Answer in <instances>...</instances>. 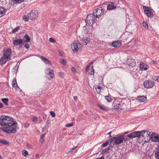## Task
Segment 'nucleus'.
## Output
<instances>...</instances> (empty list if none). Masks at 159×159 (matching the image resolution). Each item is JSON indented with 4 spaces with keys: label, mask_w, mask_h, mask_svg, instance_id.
<instances>
[{
    "label": "nucleus",
    "mask_w": 159,
    "mask_h": 159,
    "mask_svg": "<svg viewBox=\"0 0 159 159\" xmlns=\"http://www.w3.org/2000/svg\"><path fill=\"white\" fill-rule=\"evenodd\" d=\"M0 125L3 126L2 130L5 132L11 133L16 132L17 123L10 116H1L0 117Z\"/></svg>",
    "instance_id": "f257e3e1"
},
{
    "label": "nucleus",
    "mask_w": 159,
    "mask_h": 159,
    "mask_svg": "<svg viewBox=\"0 0 159 159\" xmlns=\"http://www.w3.org/2000/svg\"><path fill=\"white\" fill-rule=\"evenodd\" d=\"M150 134L151 133L149 131L142 130L131 133L128 134L127 136L130 139L138 137L140 139L139 142L140 143L142 142H144V143L148 142L151 137Z\"/></svg>",
    "instance_id": "f03ea898"
},
{
    "label": "nucleus",
    "mask_w": 159,
    "mask_h": 159,
    "mask_svg": "<svg viewBox=\"0 0 159 159\" xmlns=\"http://www.w3.org/2000/svg\"><path fill=\"white\" fill-rule=\"evenodd\" d=\"M96 18L95 12H93L92 14L88 15L85 20L86 25L89 26H92L93 25L95 22Z\"/></svg>",
    "instance_id": "7ed1b4c3"
},
{
    "label": "nucleus",
    "mask_w": 159,
    "mask_h": 159,
    "mask_svg": "<svg viewBox=\"0 0 159 159\" xmlns=\"http://www.w3.org/2000/svg\"><path fill=\"white\" fill-rule=\"evenodd\" d=\"M128 138L125 136L124 135H122L118 137H116V138L113 143V145H116L117 146L123 143V141L126 142L129 140L128 137Z\"/></svg>",
    "instance_id": "20e7f679"
},
{
    "label": "nucleus",
    "mask_w": 159,
    "mask_h": 159,
    "mask_svg": "<svg viewBox=\"0 0 159 159\" xmlns=\"http://www.w3.org/2000/svg\"><path fill=\"white\" fill-rule=\"evenodd\" d=\"M143 8L144 10V14L148 17L152 18L153 16V14L152 12L151 9L148 7L143 6Z\"/></svg>",
    "instance_id": "39448f33"
},
{
    "label": "nucleus",
    "mask_w": 159,
    "mask_h": 159,
    "mask_svg": "<svg viewBox=\"0 0 159 159\" xmlns=\"http://www.w3.org/2000/svg\"><path fill=\"white\" fill-rule=\"evenodd\" d=\"M38 16V12L32 10L28 14V17L31 20L35 19Z\"/></svg>",
    "instance_id": "423d86ee"
},
{
    "label": "nucleus",
    "mask_w": 159,
    "mask_h": 159,
    "mask_svg": "<svg viewBox=\"0 0 159 159\" xmlns=\"http://www.w3.org/2000/svg\"><path fill=\"white\" fill-rule=\"evenodd\" d=\"M93 12H95V16L96 18H99V16H101L102 14L104 13V9H102V7L99 8H97L93 11Z\"/></svg>",
    "instance_id": "0eeeda50"
},
{
    "label": "nucleus",
    "mask_w": 159,
    "mask_h": 159,
    "mask_svg": "<svg viewBox=\"0 0 159 159\" xmlns=\"http://www.w3.org/2000/svg\"><path fill=\"white\" fill-rule=\"evenodd\" d=\"M154 84V81L152 80H147L144 81L143 84L147 88H151L153 87Z\"/></svg>",
    "instance_id": "6e6552de"
},
{
    "label": "nucleus",
    "mask_w": 159,
    "mask_h": 159,
    "mask_svg": "<svg viewBox=\"0 0 159 159\" xmlns=\"http://www.w3.org/2000/svg\"><path fill=\"white\" fill-rule=\"evenodd\" d=\"M82 46V45L80 43H79L78 45L77 43H74L71 46V48L73 51L77 52L79 50V48Z\"/></svg>",
    "instance_id": "1a4fd4ad"
},
{
    "label": "nucleus",
    "mask_w": 159,
    "mask_h": 159,
    "mask_svg": "<svg viewBox=\"0 0 159 159\" xmlns=\"http://www.w3.org/2000/svg\"><path fill=\"white\" fill-rule=\"evenodd\" d=\"M23 41V39H14L13 40V44L14 46H18L19 45L20 46H22L24 43Z\"/></svg>",
    "instance_id": "9d476101"
},
{
    "label": "nucleus",
    "mask_w": 159,
    "mask_h": 159,
    "mask_svg": "<svg viewBox=\"0 0 159 159\" xmlns=\"http://www.w3.org/2000/svg\"><path fill=\"white\" fill-rule=\"evenodd\" d=\"M3 52V56L6 57L7 58H10L11 53V49H8L6 50H4Z\"/></svg>",
    "instance_id": "9b49d317"
},
{
    "label": "nucleus",
    "mask_w": 159,
    "mask_h": 159,
    "mask_svg": "<svg viewBox=\"0 0 159 159\" xmlns=\"http://www.w3.org/2000/svg\"><path fill=\"white\" fill-rule=\"evenodd\" d=\"M148 66L145 63L141 62L140 64L139 68L142 71L147 70L148 68Z\"/></svg>",
    "instance_id": "f8f14e48"
},
{
    "label": "nucleus",
    "mask_w": 159,
    "mask_h": 159,
    "mask_svg": "<svg viewBox=\"0 0 159 159\" xmlns=\"http://www.w3.org/2000/svg\"><path fill=\"white\" fill-rule=\"evenodd\" d=\"M128 65L133 67L135 65V61L134 59H129L127 61Z\"/></svg>",
    "instance_id": "ddd939ff"
},
{
    "label": "nucleus",
    "mask_w": 159,
    "mask_h": 159,
    "mask_svg": "<svg viewBox=\"0 0 159 159\" xmlns=\"http://www.w3.org/2000/svg\"><path fill=\"white\" fill-rule=\"evenodd\" d=\"M10 58H7L6 57L4 56L2 57L0 60V64L2 65L5 64L7 61H9Z\"/></svg>",
    "instance_id": "4468645a"
},
{
    "label": "nucleus",
    "mask_w": 159,
    "mask_h": 159,
    "mask_svg": "<svg viewBox=\"0 0 159 159\" xmlns=\"http://www.w3.org/2000/svg\"><path fill=\"white\" fill-rule=\"evenodd\" d=\"M121 44V42L119 40L113 42L111 44V46L114 47L120 46Z\"/></svg>",
    "instance_id": "2eb2a0df"
},
{
    "label": "nucleus",
    "mask_w": 159,
    "mask_h": 159,
    "mask_svg": "<svg viewBox=\"0 0 159 159\" xmlns=\"http://www.w3.org/2000/svg\"><path fill=\"white\" fill-rule=\"evenodd\" d=\"M6 11L4 8L0 7V17L5 15Z\"/></svg>",
    "instance_id": "dca6fc26"
},
{
    "label": "nucleus",
    "mask_w": 159,
    "mask_h": 159,
    "mask_svg": "<svg viewBox=\"0 0 159 159\" xmlns=\"http://www.w3.org/2000/svg\"><path fill=\"white\" fill-rule=\"evenodd\" d=\"M138 99L139 101L142 102H144L147 100L146 97L143 96H139L138 97Z\"/></svg>",
    "instance_id": "f3484780"
},
{
    "label": "nucleus",
    "mask_w": 159,
    "mask_h": 159,
    "mask_svg": "<svg viewBox=\"0 0 159 159\" xmlns=\"http://www.w3.org/2000/svg\"><path fill=\"white\" fill-rule=\"evenodd\" d=\"M82 43L83 44L86 45L89 42V40H88V38L87 37H84L82 39Z\"/></svg>",
    "instance_id": "a211bd4d"
},
{
    "label": "nucleus",
    "mask_w": 159,
    "mask_h": 159,
    "mask_svg": "<svg viewBox=\"0 0 159 159\" xmlns=\"http://www.w3.org/2000/svg\"><path fill=\"white\" fill-rule=\"evenodd\" d=\"M48 73L47 74L48 75H50V77L48 78L49 79L53 78L54 76V75L53 73V71L52 70H50V71L48 72Z\"/></svg>",
    "instance_id": "6ab92c4d"
},
{
    "label": "nucleus",
    "mask_w": 159,
    "mask_h": 159,
    "mask_svg": "<svg viewBox=\"0 0 159 159\" xmlns=\"http://www.w3.org/2000/svg\"><path fill=\"white\" fill-rule=\"evenodd\" d=\"M41 58L45 64L48 65L51 64L50 61L48 59L43 56H41Z\"/></svg>",
    "instance_id": "aec40b11"
},
{
    "label": "nucleus",
    "mask_w": 159,
    "mask_h": 159,
    "mask_svg": "<svg viewBox=\"0 0 159 159\" xmlns=\"http://www.w3.org/2000/svg\"><path fill=\"white\" fill-rule=\"evenodd\" d=\"M155 154V157L157 159H159V145L156 149Z\"/></svg>",
    "instance_id": "412c9836"
},
{
    "label": "nucleus",
    "mask_w": 159,
    "mask_h": 159,
    "mask_svg": "<svg viewBox=\"0 0 159 159\" xmlns=\"http://www.w3.org/2000/svg\"><path fill=\"white\" fill-rule=\"evenodd\" d=\"M12 87L15 88V89H17L18 88V86L17 84L16 80H14L12 82Z\"/></svg>",
    "instance_id": "4be33fe9"
},
{
    "label": "nucleus",
    "mask_w": 159,
    "mask_h": 159,
    "mask_svg": "<svg viewBox=\"0 0 159 159\" xmlns=\"http://www.w3.org/2000/svg\"><path fill=\"white\" fill-rule=\"evenodd\" d=\"M152 140L153 142H159V135H157L152 137Z\"/></svg>",
    "instance_id": "5701e85b"
},
{
    "label": "nucleus",
    "mask_w": 159,
    "mask_h": 159,
    "mask_svg": "<svg viewBox=\"0 0 159 159\" xmlns=\"http://www.w3.org/2000/svg\"><path fill=\"white\" fill-rule=\"evenodd\" d=\"M113 147L112 146H110L107 148H105V149L103 150L102 151V153L104 154L107 152L109 150H110L111 149V148H112Z\"/></svg>",
    "instance_id": "b1692460"
},
{
    "label": "nucleus",
    "mask_w": 159,
    "mask_h": 159,
    "mask_svg": "<svg viewBox=\"0 0 159 159\" xmlns=\"http://www.w3.org/2000/svg\"><path fill=\"white\" fill-rule=\"evenodd\" d=\"M2 101L7 106L8 105L9 99L8 98H3L1 99Z\"/></svg>",
    "instance_id": "393cba45"
},
{
    "label": "nucleus",
    "mask_w": 159,
    "mask_h": 159,
    "mask_svg": "<svg viewBox=\"0 0 159 159\" xmlns=\"http://www.w3.org/2000/svg\"><path fill=\"white\" fill-rule=\"evenodd\" d=\"M97 107L104 111H107L108 110V109L105 106H101L99 104H98Z\"/></svg>",
    "instance_id": "a878e982"
},
{
    "label": "nucleus",
    "mask_w": 159,
    "mask_h": 159,
    "mask_svg": "<svg viewBox=\"0 0 159 159\" xmlns=\"http://www.w3.org/2000/svg\"><path fill=\"white\" fill-rule=\"evenodd\" d=\"M25 0H11L14 4H20L24 1Z\"/></svg>",
    "instance_id": "bb28decb"
},
{
    "label": "nucleus",
    "mask_w": 159,
    "mask_h": 159,
    "mask_svg": "<svg viewBox=\"0 0 159 159\" xmlns=\"http://www.w3.org/2000/svg\"><path fill=\"white\" fill-rule=\"evenodd\" d=\"M24 38L25 39V42H30V41L31 39L30 37L27 34H26L24 36Z\"/></svg>",
    "instance_id": "cd10ccee"
},
{
    "label": "nucleus",
    "mask_w": 159,
    "mask_h": 159,
    "mask_svg": "<svg viewBox=\"0 0 159 159\" xmlns=\"http://www.w3.org/2000/svg\"><path fill=\"white\" fill-rule=\"evenodd\" d=\"M116 8V6L113 5H109L107 6V10H111L115 9Z\"/></svg>",
    "instance_id": "c85d7f7f"
},
{
    "label": "nucleus",
    "mask_w": 159,
    "mask_h": 159,
    "mask_svg": "<svg viewBox=\"0 0 159 159\" xmlns=\"http://www.w3.org/2000/svg\"><path fill=\"white\" fill-rule=\"evenodd\" d=\"M0 143L5 145H8L9 144L8 142L4 140L0 139Z\"/></svg>",
    "instance_id": "c756f323"
},
{
    "label": "nucleus",
    "mask_w": 159,
    "mask_h": 159,
    "mask_svg": "<svg viewBox=\"0 0 159 159\" xmlns=\"http://www.w3.org/2000/svg\"><path fill=\"white\" fill-rule=\"evenodd\" d=\"M20 28L19 26H17L16 28H15L12 31V33H15L16 32L18 31L19 30Z\"/></svg>",
    "instance_id": "7c9ffc66"
},
{
    "label": "nucleus",
    "mask_w": 159,
    "mask_h": 159,
    "mask_svg": "<svg viewBox=\"0 0 159 159\" xmlns=\"http://www.w3.org/2000/svg\"><path fill=\"white\" fill-rule=\"evenodd\" d=\"M121 106L119 104H115L114 105V108L117 109H119L120 108Z\"/></svg>",
    "instance_id": "2f4dec72"
},
{
    "label": "nucleus",
    "mask_w": 159,
    "mask_h": 159,
    "mask_svg": "<svg viewBox=\"0 0 159 159\" xmlns=\"http://www.w3.org/2000/svg\"><path fill=\"white\" fill-rule=\"evenodd\" d=\"M45 134H43L40 137V142L42 144L44 141Z\"/></svg>",
    "instance_id": "473e14b6"
},
{
    "label": "nucleus",
    "mask_w": 159,
    "mask_h": 159,
    "mask_svg": "<svg viewBox=\"0 0 159 159\" xmlns=\"http://www.w3.org/2000/svg\"><path fill=\"white\" fill-rule=\"evenodd\" d=\"M105 98L108 102H110L112 101V98L109 96H105Z\"/></svg>",
    "instance_id": "72a5a7b5"
},
{
    "label": "nucleus",
    "mask_w": 159,
    "mask_h": 159,
    "mask_svg": "<svg viewBox=\"0 0 159 159\" xmlns=\"http://www.w3.org/2000/svg\"><path fill=\"white\" fill-rule=\"evenodd\" d=\"M22 155L25 156L26 157L28 154V152L25 150H23L22 152Z\"/></svg>",
    "instance_id": "f704fd0d"
},
{
    "label": "nucleus",
    "mask_w": 159,
    "mask_h": 159,
    "mask_svg": "<svg viewBox=\"0 0 159 159\" xmlns=\"http://www.w3.org/2000/svg\"><path fill=\"white\" fill-rule=\"evenodd\" d=\"M23 18L25 21H28L30 18L28 17V15H24L23 17Z\"/></svg>",
    "instance_id": "c9c22d12"
},
{
    "label": "nucleus",
    "mask_w": 159,
    "mask_h": 159,
    "mask_svg": "<svg viewBox=\"0 0 159 159\" xmlns=\"http://www.w3.org/2000/svg\"><path fill=\"white\" fill-rule=\"evenodd\" d=\"M153 79L155 81H157L159 82V76H154L153 77Z\"/></svg>",
    "instance_id": "e433bc0d"
},
{
    "label": "nucleus",
    "mask_w": 159,
    "mask_h": 159,
    "mask_svg": "<svg viewBox=\"0 0 159 159\" xmlns=\"http://www.w3.org/2000/svg\"><path fill=\"white\" fill-rule=\"evenodd\" d=\"M143 26L146 29H148V24L146 23L145 21H143Z\"/></svg>",
    "instance_id": "4c0bfd02"
},
{
    "label": "nucleus",
    "mask_w": 159,
    "mask_h": 159,
    "mask_svg": "<svg viewBox=\"0 0 159 159\" xmlns=\"http://www.w3.org/2000/svg\"><path fill=\"white\" fill-rule=\"evenodd\" d=\"M77 147V146H76L74 148H72L70 149V150H69L67 153V154H68L70 153L71 152L75 150V149H76Z\"/></svg>",
    "instance_id": "58836bf2"
},
{
    "label": "nucleus",
    "mask_w": 159,
    "mask_h": 159,
    "mask_svg": "<svg viewBox=\"0 0 159 159\" xmlns=\"http://www.w3.org/2000/svg\"><path fill=\"white\" fill-rule=\"evenodd\" d=\"M60 63L63 65H65L66 63V61L64 59H62L61 60Z\"/></svg>",
    "instance_id": "ea45409f"
},
{
    "label": "nucleus",
    "mask_w": 159,
    "mask_h": 159,
    "mask_svg": "<svg viewBox=\"0 0 159 159\" xmlns=\"http://www.w3.org/2000/svg\"><path fill=\"white\" fill-rule=\"evenodd\" d=\"M116 137H112L110 139L111 143L114 140L115 141L116 140Z\"/></svg>",
    "instance_id": "a19ab883"
},
{
    "label": "nucleus",
    "mask_w": 159,
    "mask_h": 159,
    "mask_svg": "<svg viewBox=\"0 0 159 159\" xmlns=\"http://www.w3.org/2000/svg\"><path fill=\"white\" fill-rule=\"evenodd\" d=\"M109 142L108 141H107L103 143L102 145V146L103 147H105L107 146V145L108 144Z\"/></svg>",
    "instance_id": "79ce46f5"
},
{
    "label": "nucleus",
    "mask_w": 159,
    "mask_h": 159,
    "mask_svg": "<svg viewBox=\"0 0 159 159\" xmlns=\"http://www.w3.org/2000/svg\"><path fill=\"white\" fill-rule=\"evenodd\" d=\"M50 114L53 117H55L56 116V115L55 113L53 111H50Z\"/></svg>",
    "instance_id": "37998d69"
},
{
    "label": "nucleus",
    "mask_w": 159,
    "mask_h": 159,
    "mask_svg": "<svg viewBox=\"0 0 159 159\" xmlns=\"http://www.w3.org/2000/svg\"><path fill=\"white\" fill-rule=\"evenodd\" d=\"M59 75L62 78H63L64 76V74L63 72H59Z\"/></svg>",
    "instance_id": "c03bdc74"
},
{
    "label": "nucleus",
    "mask_w": 159,
    "mask_h": 159,
    "mask_svg": "<svg viewBox=\"0 0 159 159\" xmlns=\"http://www.w3.org/2000/svg\"><path fill=\"white\" fill-rule=\"evenodd\" d=\"M73 125V123H71L70 124H67L66 125V126L67 127H70L72 126Z\"/></svg>",
    "instance_id": "a18cd8bd"
},
{
    "label": "nucleus",
    "mask_w": 159,
    "mask_h": 159,
    "mask_svg": "<svg viewBox=\"0 0 159 159\" xmlns=\"http://www.w3.org/2000/svg\"><path fill=\"white\" fill-rule=\"evenodd\" d=\"M49 41L51 42L54 43L55 42V40L53 38H49Z\"/></svg>",
    "instance_id": "49530a36"
},
{
    "label": "nucleus",
    "mask_w": 159,
    "mask_h": 159,
    "mask_svg": "<svg viewBox=\"0 0 159 159\" xmlns=\"http://www.w3.org/2000/svg\"><path fill=\"white\" fill-rule=\"evenodd\" d=\"M24 47L25 48H26L27 49H28L30 47V45H29V44H28L26 43L25 44V45H24Z\"/></svg>",
    "instance_id": "de8ad7c7"
},
{
    "label": "nucleus",
    "mask_w": 159,
    "mask_h": 159,
    "mask_svg": "<svg viewBox=\"0 0 159 159\" xmlns=\"http://www.w3.org/2000/svg\"><path fill=\"white\" fill-rule=\"evenodd\" d=\"M37 118L36 117H34L32 119V120L33 122H35L37 120Z\"/></svg>",
    "instance_id": "09e8293b"
},
{
    "label": "nucleus",
    "mask_w": 159,
    "mask_h": 159,
    "mask_svg": "<svg viewBox=\"0 0 159 159\" xmlns=\"http://www.w3.org/2000/svg\"><path fill=\"white\" fill-rule=\"evenodd\" d=\"M50 70L51 69H50V68H48L45 70V73L46 74H48V72H49L50 71Z\"/></svg>",
    "instance_id": "8fccbe9b"
},
{
    "label": "nucleus",
    "mask_w": 159,
    "mask_h": 159,
    "mask_svg": "<svg viewBox=\"0 0 159 159\" xmlns=\"http://www.w3.org/2000/svg\"><path fill=\"white\" fill-rule=\"evenodd\" d=\"M89 29H84V33H87Z\"/></svg>",
    "instance_id": "3c124183"
},
{
    "label": "nucleus",
    "mask_w": 159,
    "mask_h": 159,
    "mask_svg": "<svg viewBox=\"0 0 159 159\" xmlns=\"http://www.w3.org/2000/svg\"><path fill=\"white\" fill-rule=\"evenodd\" d=\"M71 70L72 72H75V68L74 67H72L71 68Z\"/></svg>",
    "instance_id": "603ef678"
},
{
    "label": "nucleus",
    "mask_w": 159,
    "mask_h": 159,
    "mask_svg": "<svg viewBox=\"0 0 159 159\" xmlns=\"http://www.w3.org/2000/svg\"><path fill=\"white\" fill-rule=\"evenodd\" d=\"M97 88L99 90H100L101 89H102V87L100 86H97Z\"/></svg>",
    "instance_id": "864d4df0"
},
{
    "label": "nucleus",
    "mask_w": 159,
    "mask_h": 159,
    "mask_svg": "<svg viewBox=\"0 0 159 159\" xmlns=\"http://www.w3.org/2000/svg\"><path fill=\"white\" fill-rule=\"evenodd\" d=\"M94 73V70L93 69V70H92L90 72V74L91 75H93Z\"/></svg>",
    "instance_id": "5fc2aeb1"
},
{
    "label": "nucleus",
    "mask_w": 159,
    "mask_h": 159,
    "mask_svg": "<svg viewBox=\"0 0 159 159\" xmlns=\"http://www.w3.org/2000/svg\"><path fill=\"white\" fill-rule=\"evenodd\" d=\"M50 121L49 120H48L47 121H46V124L47 125H48L49 124H50Z\"/></svg>",
    "instance_id": "6e6d98bb"
},
{
    "label": "nucleus",
    "mask_w": 159,
    "mask_h": 159,
    "mask_svg": "<svg viewBox=\"0 0 159 159\" xmlns=\"http://www.w3.org/2000/svg\"><path fill=\"white\" fill-rule=\"evenodd\" d=\"M3 107V104L2 103L0 102V108H2Z\"/></svg>",
    "instance_id": "4d7b16f0"
},
{
    "label": "nucleus",
    "mask_w": 159,
    "mask_h": 159,
    "mask_svg": "<svg viewBox=\"0 0 159 159\" xmlns=\"http://www.w3.org/2000/svg\"><path fill=\"white\" fill-rule=\"evenodd\" d=\"M89 67H90V66L89 65L87 66H86V70L87 71L89 68Z\"/></svg>",
    "instance_id": "13d9d810"
},
{
    "label": "nucleus",
    "mask_w": 159,
    "mask_h": 159,
    "mask_svg": "<svg viewBox=\"0 0 159 159\" xmlns=\"http://www.w3.org/2000/svg\"><path fill=\"white\" fill-rule=\"evenodd\" d=\"M73 98H74V100H76L77 99V97L76 96H74L73 97Z\"/></svg>",
    "instance_id": "bf43d9fd"
},
{
    "label": "nucleus",
    "mask_w": 159,
    "mask_h": 159,
    "mask_svg": "<svg viewBox=\"0 0 159 159\" xmlns=\"http://www.w3.org/2000/svg\"><path fill=\"white\" fill-rule=\"evenodd\" d=\"M100 91V90H97V89H96V92H97L98 93H99Z\"/></svg>",
    "instance_id": "052dcab7"
},
{
    "label": "nucleus",
    "mask_w": 159,
    "mask_h": 159,
    "mask_svg": "<svg viewBox=\"0 0 159 159\" xmlns=\"http://www.w3.org/2000/svg\"><path fill=\"white\" fill-rule=\"evenodd\" d=\"M151 63H153V64H154L156 62H155V61L154 60H153V61H151Z\"/></svg>",
    "instance_id": "680f3d73"
},
{
    "label": "nucleus",
    "mask_w": 159,
    "mask_h": 159,
    "mask_svg": "<svg viewBox=\"0 0 159 159\" xmlns=\"http://www.w3.org/2000/svg\"><path fill=\"white\" fill-rule=\"evenodd\" d=\"M99 158V159H104V157L103 156H102L101 157Z\"/></svg>",
    "instance_id": "e2e57ef3"
},
{
    "label": "nucleus",
    "mask_w": 159,
    "mask_h": 159,
    "mask_svg": "<svg viewBox=\"0 0 159 159\" xmlns=\"http://www.w3.org/2000/svg\"><path fill=\"white\" fill-rule=\"evenodd\" d=\"M111 132H110L109 133H108V134H110V137H111Z\"/></svg>",
    "instance_id": "0e129e2a"
},
{
    "label": "nucleus",
    "mask_w": 159,
    "mask_h": 159,
    "mask_svg": "<svg viewBox=\"0 0 159 159\" xmlns=\"http://www.w3.org/2000/svg\"><path fill=\"white\" fill-rule=\"evenodd\" d=\"M93 63V62H90L89 63V65H92Z\"/></svg>",
    "instance_id": "69168bd1"
},
{
    "label": "nucleus",
    "mask_w": 159,
    "mask_h": 159,
    "mask_svg": "<svg viewBox=\"0 0 159 159\" xmlns=\"http://www.w3.org/2000/svg\"><path fill=\"white\" fill-rule=\"evenodd\" d=\"M110 3H111V4H114L112 2H110Z\"/></svg>",
    "instance_id": "338daca9"
},
{
    "label": "nucleus",
    "mask_w": 159,
    "mask_h": 159,
    "mask_svg": "<svg viewBox=\"0 0 159 159\" xmlns=\"http://www.w3.org/2000/svg\"><path fill=\"white\" fill-rule=\"evenodd\" d=\"M0 159H2V157L0 155Z\"/></svg>",
    "instance_id": "774afa93"
}]
</instances>
